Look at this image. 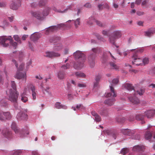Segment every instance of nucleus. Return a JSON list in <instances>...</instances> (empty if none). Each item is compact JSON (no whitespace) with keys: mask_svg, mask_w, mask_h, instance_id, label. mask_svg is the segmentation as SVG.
Instances as JSON below:
<instances>
[{"mask_svg":"<svg viewBox=\"0 0 155 155\" xmlns=\"http://www.w3.org/2000/svg\"><path fill=\"white\" fill-rule=\"evenodd\" d=\"M74 57L78 61L74 65V68L77 70L81 69L84 66V64L86 59L85 55L81 51H77L73 54Z\"/></svg>","mask_w":155,"mask_h":155,"instance_id":"1","label":"nucleus"},{"mask_svg":"<svg viewBox=\"0 0 155 155\" xmlns=\"http://www.w3.org/2000/svg\"><path fill=\"white\" fill-rule=\"evenodd\" d=\"M59 40L58 37L55 36L51 37L49 40V41L51 43H55L57 42V41Z\"/></svg>","mask_w":155,"mask_h":155,"instance_id":"35","label":"nucleus"},{"mask_svg":"<svg viewBox=\"0 0 155 155\" xmlns=\"http://www.w3.org/2000/svg\"><path fill=\"white\" fill-rule=\"evenodd\" d=\"M98 84L99 82L95 81V82L94 83L93 87L94 88L97 87L98 86Z\"/></svg>","mask_w":155,"mask_h":155,"instance_id":"62","label":"nucleus"},{"mask_svg":"<svg viewBox=\"0 0 155 155\" xmlns=\"http://www.w3.org/2000/svg\"><path fill=\"white\" fill-rule=\"evenodd\" d=\"M145 116L141 114H138L136 116V118L137 120H141L142 121V124H143L145 123V122L143 121H142L144 118Z\"/></svg>","mask_w":155,"mask_h":155,"instance_id":"28","label":"nucleus"},{"mask_svg":"<svg viewBox=\"0 0 155 155\" xmlns=\"http://www.w3.org/2000/svg\"><path fill=\"white\" fill-rule=\"evenodd\" d=\"M110 65L111 68L114 69L116 70L118 69L119 67L115 63L113 62H110Z\"/></svg>","mask_w":155,"mask_h":155,"instance_id":"33","label":"nucleus"},{"mask_svg":"<svg viewBox=\"0 0 155 155\" xmlns=\"http://www.w3.org/2000/svg\"><path fill=\"white\" fill-rule=\"evenodd\" d=\"M129 99L130 101L134 104H138L139 102V99L135 96L130 97Z\"/></svg>","mask_w":155,"mask_h":155,"instance_id":"21","label":"nucleus"},{"mask_svg":"<svg viewBox=\"0 0 155 155\" xmlns=\"http://www.w3.org/2000/svg\"><path fill=\"white\" fill-rule=\"evenodd\" d=\"M41 86L42 91L44 94H45L46 93H48V94H51V92L49 91L50 87H45L42 84H41Z\"/></svg>","mask_w":155,"mask_h":155,"instance_id":"22","label":"nucleus"},{"mask_svg":"<svg viewBox=\"0 0 155 155\" xmlns=\"http://www.w3.org/2000/svg\"><path fill=\"white\" fill-rule=\"evenodd\" d=\"M110 92L107 93L106 95V97H110V99H109L104 101V103L109 106L112 105L114 102L115 101V97L117 96L116 94L115 90L112 86L110 87Z\"/></svg>","mask_w":155,"mask_h":155,"instance_id":"4","label":"nucleus"},{"mask_svg":"<svg viewBox=\"0 0 155 155\" xmlns=\"http://www.w3.org/2000/svg\"><path fill=\"white\" fill-rule=\"evenodd\" d=\"M21 0H14L10 5V8L14 10L17 9L21 5Z\"/></svg>","mask_w":155,"mask_h":155,"instance_id":"11","label":"nucleus"},{"mask_svg":"<svg viewBox=\"0 0 155 155\" xmlns=\"http://www.w3.org/2000/svg\"><path fill=\"white\" fill-rule=\"evenodd\" d=\"M12 64H14L15 65L16 68H18V64L17 63L16 60L14 58H13L12 60Z\"/></svg>","mask_w":155,"mask_h":155,"instance_id":"54","label":"nucleus"},{"mask_svg":"<svg viewBox=\"0 0 155 155\" xmlns=\"http://www.w3.org/2000/svg\"><path fill=\"white\" fill-rule=\"evenodd\" d=\"M11 87L12 88V91H17V88H16V86L15 82L14 81H11Z\"/></svg>","mask_w":155,"mask_h":155,"instance_id":"45","label":"nucleus"},{"mask_svg":"<svg viewBox=\"0 0 155 155\" xmlns=\"http://www.w3.org/2000/svg\"><path fill=\"white\" fill-rule=\"evenodd\" d=\"M142 61L144 64H147L149 62V59L148 58H145L143 60H142Z\"/></svg>","mask_w":155,"mask_h":155,"instance_id":"57","label":"nucleus"},{"mask_svg":"<svg viewBox=\"0 0 155 155\" xmlns=\"http://www.w3.org/2000/svg\"><path fill=\"white\" fill-rule=\"evenodd\" d=\"M155 114V110H150L145 112L144 116H146L148 118L150 119Z\"/></svg>","mask_w":155,"mask_h":155,"instance_id":"16","label":"nucleus"},{"mask_svg":"<svg viewBox=\"0 0 155 155\" xmlns=\"http://www.w3.org/2000/svg\"><path fill=\"white\" fill-rule=\"evenodd\" d=\"M94 118L95 120L97 122H99L101 120V117L98 114L94 117Z\"/></svg>","mask_w":155,"mask_h":155,"instance_id":"56","label":"nucleus"},{"mask_svg":"<svg viewBox=\"0 0 155 155\" xmlns=\"http://www.w3.org/2000/svg\"><path fill=\"white\" fill-rule=\"evenodd\" d=\"M3 115L6 119L9 120L11 118V115L9 112H3L2 111H0V120L2 121H4L5 119L3 116Z\"/></svg>","mask_w":155,"mask_h":155,"instance_id":"12","label":"nucleus"},{"mask_svg":"<svg viewBox=\"0 0 155 155\" xmlns=\"http://www.w3.org/2000/svg\"><path fill=\"white\" fill-rule=\"evenodd\" d=\"M27 114L22 111L19 112L17 116V118L18 120H25L27 118Z\"/></svg>","mask_w":155,"mask_h":155,"instance_id":"13","label":"nucleus"},{"mask_svg":"<svg viewBox=\"0 0 155 155\" xmlns=\"http://www.w3.org/2000/svg\"><path fill=\"white\" fill-rule=\"evenodd\" d=\"M29 87L32 92V96L33 100H35L36 98L37 91L36 90L35 87L33 85L31 84Z\"/></svg>","mask_w":155,"mask_h":155,"instance_id":"14","label":"nucleus"},{"mask_svg":"<svg viewBox=\"0 0 155 155\" xmlns=\"http://www.w3.org/2000/svg\"><path fill=\"white\" fill-rule=\"evenodd\" d=\"M55 107L58 109L66 108V107L63 106L61 104V103L58 102H57L55 104Z\"/></svg>","mask_w":155,"mask_h":155,"instance_id":"34","label":"nucleus"},{"mask_svg":"<svg viewBox=\"0 0 155 155\" xmlns=\"http://www.w3.org/2000/svg\"><path fill=\"white\" fill-rule=\"evenodd\" d=\"M40 37V34L38 33H34L31 35L30 39L33 41H35L38 39Z\"/></svg>","mask_w":155,"mask_h":155,"instance_id":"20","label":"nucleus"},{"mask_svg":"<svg viewBox=\"0 0 155 155\" xmlns=\"http://www.w3.org/2000/svg\"><path fill=\"white\" fill-rule=\"evenodd\" d=\"M32 155H40L37 151H34L32 152Z\"/></svg>","mask_w":155,"mask_h":155,"instance_id":"64","label":"nucleus"},{"mask_svg":"<svg viewBox=\"0 0 155 155\" xmlns=\"http://www.w3.org/2000/svg\"><path fill=\"white\" fill-rule=\"evenodd\" d=\"M1 38L2 45L4 47H7L8 46V44L7 42V41L8 40L9 41V42H10L11 46L13 47V48H16L17 45V43L13 41L12 40V38L11 36H9L8 37H7L6 36H2Z\"/></svg>","mask_w":155,"mask_h":155,"instance_id":"5","label":"nucleus"},{"mask_svg":"<svg viewBox=\"0 0 155 155\" xmlns=\"http://www.w3.org/2000/svg\"><path fill=\"white\" fill-rule=\"evenodd\" d=\"M44 0H41L39 3V5L41 6H42L45 4V2H46V0L43 1Z\"/></svg>","mask_w":155,"mask_h":155,"instance_id":"59","label":"nucleus"},{"mask_svg":"<svg viewBox=\"0 0 155 155\" xmlns=\"http://www.w3.org/2000/svg\"><path fill=\"white\" fill-rule=\"evenodd\" d=\"M132 58L134 59V61L132 62L133 64H136L137 66L142 65V64L141 63L142 62V59L138 57L137 53L134 54L132 56Z\"/></svg>","mask_w":155,"mask_h":155,"instance_id":"8","label":"nucleus"},{"mask_svg":"<svg viewBox=\"0 0 155 155\" xmlns=\"http://www.w3.org/2000/svg\"><path fill=\"white\" fill-rule=\"evenodd\" d=\"M112 35H113L117 39L121 37L122 34L120 31H114L113 32Z\"/></svg>","mask_w":155,"mask_h":155,"instance_id":"24","label":"nucleus"},{"mask_svg":"<svg viewBox=\"0 0 155 155\" xmlns=\"http://www.w3.org/2000/svg\"><path fill=\"white\" fill-rule=\"evenodd\" d=\"M95 36L98 39L100 40L101 41L105 42L106 41V40L105 38L103 37H102L99 34H95Z\"/></svg>","mask_w":155,"mask_h":155,"instance_id":"41","label":"nucleus"},{"mask_svg":"<svg viewBox=\"0 0 155 155\" xmlns=\"http://www.w3.org/2000/svg\"><path fill=\"white\" fill-rule=\"evenodd\" d=\"M116 39H117L112 35L109 37V41L110 43L115 45L117 48H118L119 47L118 46H116L115 45V42Z\"/></svg>","mask_w":155,"mask_h":155,"instance_id":"23","label":"nucleus"},{"mask_svg":"<svg viewBox=\"0 0 155 155\" xmlns=\"http://www.w3.org/2000/svg\"><path fill=\"white\" fill-rule=\"evenodd\" d=\"M101 78V75L100 74L97 75L95 76V81H96L99 82Z\"/></svg>","mask_w":155,"mask_h":155,"instance_id":"55","label":"nucleus"},{"mask_svg":"<svg viewBox=\"0 0 155 155\" xmlns=\"http://www.w3.org/2000/svg\"><path fill=\"white\" fill-rule=\"evenodd\" d=\"M104 8H106L107 9H109L110 8V6L107 3L103 4Z\"/></svg>","mask_w":155,"mask_h":155,"instance_id":"60","label":"nucleus"},{"mask_svg":"<svg viewBox=\"0 0 155 155\" xmlns=\"http://www.w3.org/2000/svg\"><path fill=\"white\" fill-rule=\"evenodd\" d=\"M84 6L85 7L88 8H90L91 7V5L89 3H86L85 5H84Z\"/></svg>","mask_w":155,"mask_h":155,"instance_id":"58","label":"nucleus"},{"mask_svg":"<svg viewBox=\"0 0 155 155\" xmlns=\"http://www.w3.org/2000/svg\"><path fill=\"white\" fill-rule=\"evenodd\" d=\"M113 5L114 7L115 8H117L119 7V5L118 4L115 2L113 3Z\"/></svg>","mask_w":155,"mask_h":155,"instance_id":"61","label":"nucleus"},{"mask_svg":"<svg viewBox=\"0 0 155 155\" xmlns=\"http://www.w3.org/2000/svg\"><path fill=\"white\" fill-rule=\"evenodd\" d=\"M49 8H48L47 9L45 10L42 12L39 11L35 12H32L31 13L32 16L35 17L37 19L42 20L45 18V17L47 16L49 13Z\"/></svg>","mask_w":155,"mask_h":155,"instance_id":"6","label":"nucleus"},{"mask_svg":"<svg viewBox=\"0 0 155 155\" xmlns=\"http://www.w3.org/2000/svg\"><path fill=\"white\" fill-rule=\"evenodd\" d=\"M129 151V149L127 148H123L120 151V153L124 155L127 153Z\"/></svg>","mask_w":155,"mask_h":155,"instance_id":"40","label":"nucleus"},{"mask_svg":"<svg viewBox=\"0 0 155 155\" xmlns=\"http://www.w3.org/2000/svg\"><path fill=\"white\" fill-rule=\"evenodd\" d=\"M58 25V26H54L50 27L46 30L45 34L46 35H48L50 33L54 32L57 30L58 28H60L61 27H64L66 26V25L62 23Z\"/></svg>","mask_w":155,"mask_h":155,"instance_id":"7","label":"nucleus"},{"mask_svg":"<svg viewBox=\"0 0 155 155\" xmlns=\"http://www.w3.org/2000/svg\"><path fill=\"white\" fill-rule=\"evenodd\" d=\"M107 56L105 55V53H104L101 59V61L102 63H104L107 61Z\"/></svg>","mask_w":155,"mask_h":155,"instance_id":"39","label":"nucleus"},{"mask_svg":"<svg viewBox=\"0 0 155 155\" xmlns=\"http://www.w3.org/2000/svg\"><path fill=\"white\" fill-rule=\"evenodd\" d=\"M145 91V90L144 89H140L139 90H137L136 92V93H137V94H138L140 95H142L144 93Z\"/></svg>","mask_w":155,"mask_h":155,"instance_id":"48","label":"nucleus"},{"mask_svg":"<svg viewBox=\"0 0 155 155\" xmlns=\"http://www.w3.org/2000/svg\"><path fill=\"white\" fill-rule=\"evenodd\" d=\"M2 133L3 136L8 139H10L13 137L12 133L7 129H3Z\"/></svg>","mask_w":155,"mask_h":155,"instance_id":"9","label":"nucleus"},{"mask_svg":"<svg viewBox=\"0 0 155 155\" xmlns=\"http://www.w3.org/2000/svg\"><path fill=\"white\" fill-rule=\"evenodd\" d=\"M145 149V147L143 145H136L134 146L132 149L133 151L139 152L141 151H143Z\"/></svg>","mask_w":155,"mask_h":155,"instance_id":"17","label":"nucleus"},{"mask_svg":"<svg viewBox=\"0 0 155 155\" xmlns=\"http://www.w3.org/2000/svg\"><path fill=\"white\" fill-rule=\"evenodd\" d=\"M24 63H22L20 65L19 68H18V71H22L24 68Z\"/></svg>","mask_w":155,"mask_h":155,"instance_id":"52","label":"nucleus"},{"mask_svg":"<svg viewBox=\"0 0 155 155\" xmlns=\"http://www.w3.org/2000/svg\"><path fill=\"white\" fill-rule=\"evenodd\" d=\"M101 33L105 37H108V36L109 31H108L104 30L102 31Z\"/></svg>","mask_w":155,"mask_h":155,"instance_id":"49","label":"nucleus"},{"mask_svg":"<svg viewBox=\"0 0 155 155\" xmlns=\"http://www.w3.org/2000/svg\"><path fill=\"white\" fill-rule=\"evenodd\" d=\"M119 82V80L117 78H115L112 81V84H111V86H110H110H112L113 87V86L114 85H116Z\"/></svg>","mask_w":155,"mask_h":155,"instance_id":"46","label":"nucleus"},{"mask_svg":"<svg viewBox=\"0 0 155 155\" xmlns=\"http://www.w3.org/2000/svg\"><path fill=\"white\" fill-rule=\"evenodd\" d=\"M121 132L124 135L131 136L134 134V131L133 130H131L128 129H124L121 130Z\"/></svg>","mask_w":155,"mask_h":155,"instance_id":"19","label":"nucleus"},{"mask_svg":"<svg viewBox=\"0 0 155 155\" xmlns=\"http://www.w3.org/2000/svg\"><path fill=\"white\" fill-rule=\"evenodd\" d=\"M22 152V151L20 150H16L12 152L10 155H20Z\"/></svg>","mask_w":155,"mask_h":155,"instance_id":"32","label":"nucleus"},{"mask_svg":"<svg viewBox=\"0 0 155 155\" xmlns=\"http://www.w3.org/2000/svg\"><path fill=\"white\" fill-rule=\"evenodd\" d=\"M101 114L103 115H107V109H101L100 112Z\"/></svg>","mask_w":155,"mask_h":155,"instance_id":"44","label":"nucleus"},{"mask_svg":"<svg viewBox=\"0 0 155 155\" xmlns=\"http://www.w3.org/2000/svg\"><path fill=\"white\" fill-rule=\"evenodd\" d=\"M96 19L94 18H93L91 17L89 18L87 23L89 25H91L95 21Z\"/></svg>","mask_w":155,"mask_h":155,"instance_id":"43","label":"nucleus"},{"mask_svg":"<svg viewBox=\"0 0 155 155\" xmlns=\"http://www.w3.org/2000/svg\"><path fill=\"white\" fill-rule=\"evenodd\" d=\"M70 67V64L69 63H67L66 64L63 65L61 66V70L63 71L64 70L69 68Z\"/></svg>","mask_w":155,"mask_h":155,"instance_id":"36","label":"nucleus"},{"mask_svg":"<svg viewBox=\"0 0 155 155\" xmlns=\"http://www.w3.org/2000/svg\"><path fill=\"white\" fill-rule=\"evenodd\" d=\"M14 39L15 41H17L18 43H19L20 44H21V41L18 35H14Z\"/></svg>","mask_w":155,"mask_h":155,"instance_id":"50","label":"nucleus"},{"mask_svg":"<svg viewBox=\"0 0 155 155\" xmlns=\"http://www.w3.org/2000/svg\"><path fill=\"white\" fill-rule=\"evenodd\" d=\"M101 52V49L98 47L93 48L91 49L88 57V63L91 67L93 68L94 66L95 59L97 55Z\"/></svg>","mask_w":155,"mask_h":155,"instance_id":"2","label":"nucleus"},{"mask_svg":"<svg viewBox=\"0 0 155 155\" xmlns=\"http://www.w3.org/2000/svg\"><path fill=\"white\" fill-rule=\"evenodd\" d=\"M95 22L97 25L101 27L105 28L106 26V25L105 23H102L98 20H96Z\"/></svg>","mask_w":155,"mask_h":155,"instance_id":"38","label":"nucleus"},{"mask_svg":"<svg viewBox=\"0 0 155 155\" xmlns=\"http://www.w3.org/2000/svg\"><path fill=\"white\" fill-rule=\"evenodd\" d=\"M65 75L64 72V71L60 70L58 73V77L59 79H63L64 78Z\"/></svg>","mask_w":155,"mask_h":155,"instance_id":"26","label":"nucleus"},{"mask_svg":"<svg viewBox=\"0 0 155 155\" xmlns=\"http://www.w3.org/2000/svg\"><path fill=\"white\" fill-rule=\"evenodd\" d=\"M12 129L13 130L15 133L17 134L19 132V130L17 127L16 124L15 123L13 122L11 125Z\"/></svg>","mask_w":155,"mask_h":155,"instance_id":"27","label":"nucleus"},{"mask_svg":"<svg viewBox=\"0 0 155 155\" xmlns=\"http://www.w3.org/2000/svg\"><path fill=\"white\" fill-rule=\"evenodd\" d=\"M124 87L129 91L133 90L134 91V87L132 84L129 83H126L124 85Z\"/></svg>","mask_w":155,"mask_h":155,"instance_id":"25","label":"nucleus"},{"mask_svg":"<svg viewBox=\"0 0 155 155\" xmlns=\"http://www.w3.org/2000/svg\"><path fill=\"white\" fill-rule=\"evenodd\" d=\"M152 136V134L149 131L147 132L145 134V137L146 139L149 140L150 139Z\"/></svg>","mask_w":155,"mask_h":155,"instance_id":"42","label":"nucleus"},{"mask_svg":"<svg viewBox=\"0 0 155 155\" xmlns=\"http://www.w3.org/2000/svg\"><path fill=\"white\" fill-rule=\"evenodd\" d=\"M154 33H155V28H151L144 32V35L146 36L150 37Z\"/></svg>","mask_w":155,"mask_h":155,"instance_id":"18","label":"nucleus"},{"mask_svg":"<svg viewBox=\"0 0 155 155\" xmlns=\"http://www.w3.org/2000/svg\"><path fill=\"white\" fill-rule=\"evenodd\" d=\"M62 48V45L61 44H58L55 46L54 48V49L56 51H59Z\"/></svg>","mask_w":155,"mask_h":155,"instance_id":"30","label":"nucleus"},{"mask_svg":"<svg viewBox=\"0 0 155 155\" xmlns=\"http://www.w3.org/2000/svg\"><path fill=\"white\" fill-rule=\"evenodd\" d=\"M60 56V54L54 52H46L45 55V57L50 58L59 57Z\"/></svg>","mask_w":155,"mask_h":155,"instance_id":"15","label":"nucleus"},{"mask_svg":"<svg viewBox=\"0 0 155 155\" xmlns=\"http://www.w3.org/2000/svg\"><path fill=\"white\" fill-rule=\"evenodd\" d=\"M68 8L65 9L64 10L61 11L60 9H58L57 8H55V7H54L53 8V10L56 12H57L59 13H64L68 10Z\"/></svg>","mask_w":155,"mask_h":155,"instance_id":"47","label":"nucleus"},{"mask_svg":"<svg viewBox=\"0 0 155 155\" xmlns=\"http://www.w3.org/2000/svg\"><path fill=\"white\" fill-rule=\"evenodd\" d=\"M15 77L18 79H22L23 81L24 80L25 82L26 80V73L24 72L22 73L21 72H17Z\"/></svg>","mask_w":155,"mask_h":155,"instance_id":"10","label":"nucleus"},{"mask_svg":"<svg viewBox=\"0 0 155 155\" xmlns=\"http://www.w3.org/2000/svg\"><path fill=\"white\" fill-rule=\"evenodd\" d=\"M78 87L80 88H84L86 87V85L84 83H78Z\"/></svg>","mask_w":155,"mask_h":155,"instance_id":"53","label":"nucleus"},{"mask_svg":"<svg viewBox=\"0 0 155 155\" xmlns=\"http://www.w3.org/2000/svg\"><path fill=\"white\" fill-rule=\"evenodd\" d=\"M1 105L3 106H6L7 105V103L6 102H4L2 101L1 103Z\"/></svg>","mask_w":155,"mask_h":155,"instance_id":"63","label":"nucleus"},{"mask_svg":"<svg viewBox=\"0 0 155 155\" xmlns=\"http://www.w3.org/2000/svg\"><path fill=\"white\" fill-rule=\"evenodd\" d=\"M116 120L117 122L120 123H123L124 122L125 120V118L121 116H119L117 117L116 118Z\"/></svg>","mask_w":155,"mask_h":155,"instance_id":"29","label":"nucleus"},{"mask_svg":"<svg viewBox=\"0 0 155 155\" xmlns=\"http://www.w3.org/2000/svg\"><path fill=\"white\" fill-rule=\"evenodd\" d=\"M21 100L23 102L25 103L28 101V98L26 97L23 96L22 95H21Z\"/></svg>","mask_w":155,"mask_h":155,"instance_id":"51","label":"nucleus"},{"mask_svg":"<svg viewBox=\"0 0 155 155\" xmlns=\"http://www.w3.org/2000/svg\"><path fill=\"white\" fill-rule=\"evenodd\" d=\"M81 22L80 18L77 19L74 21V25L75 27L77 28L79 25H80Z\"/></svg>","mask_w":155,"mask_h":155,"instance_id":"37","label":"nucleus"},{"mask_svg":"<svg viewBox=\"0 0 155 155\" xmlns=\"http://www.w3.org/2000/svg\"><path fill=\"white\" fill-rule=\"evenodd\" d=\"M75 74L77 78H84L85 77V74L81 72H77L75 73Z\"/></svg>","mask_w":155,"mask_h":155,"instance_id":"31","label":"nucleus"},{"mask_svg":"<svg viewBox=\"0 0 155 155\" xmlns=\"http://www.w3.org/2000/svg\"><path fill=\"white\" fill-rule=\"evenodd\" d=\"M6 94L8 96V100L13 103L14 106L17 107L18 106L17 100L19 93L17 91H12L11 88L6 91Z\"/></svg>","mask_w":155,"mask_h":155,"instance_id":"3","label":"nucleus"}]
</instances>
